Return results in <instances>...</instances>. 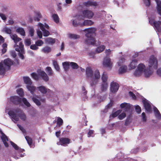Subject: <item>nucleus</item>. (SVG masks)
<instances>
[{
	"label": "nucleus",
	"mask_w": 161,
	"mask_h": 161,
	"mask_svg": "<svg viewBox=\"0 0 161 161\" xmlns=\"http://www.w3.org/2000/svg\"><path fill=\"white\" fill-rule=\"evenodd\" d=\"M8 114L10 116L12 120L15 123L19 120V118L18 116L16 115L14 112L12 111H10Z\"/></svg>",
	"instance_id": "15"
},
{
	"label": "nucleus",
	"mask_w": 161,
	"mask_h": 161,
	"mask_svg": "<svg viewBox=\"0 0 161 161\" xmlns=\"http://www.w3.org/2000/svg\"><path fill=\"white\" fill-rule=\"evenodd\" d=\"M52 18L54 21L56 23H58L59 22V17L57 14H54L52 15Z\"/></svg>",
	"instance_id": "46"
},
{
	"label": "nucleus",
	"mask_w": 161,
	"mask_h": 161,
	"mask_svg": "<svg viewBox=\"0 0 161 161\" xmlns=\"http://www.w3.org/2000/svg\"><path fill=\"white\" fill-rule=\"evenodd\" d=\"M143 73L146 77H148L152 74V72L149 68H146L144 64L141 63L138 65L137 69L134 73V75L138 76H141Z\"/></svg>",
	"instance_id": "4"
},
{
	"label": "nucleus",
	"mask_w": 161,
	"mask_h": 161,
	"mask_svg": "<svg viewBox=\"0 0 161 161\" xmlns=\"http://www.w3.org/2000/svg\"><path fill=\"white\" fill-rule=\"evenodd\" d=\"M103 64L104 67L111 68L112 66L113 62L109 57L106 56L103 58Z\"/></svg>",
	"instance_id": "9"
},
{
	"label": "nucleus",
	"mask_w": 161,
	"mask_h": 161,
	"mask_svg": "<svg viewBox=\"0 0 161 161\" xmlns=\"http://www.w3.org/2000/svg\"><path fill=\"white\" fill-rule=\"evenodd\" d=\"M16 31L22 36L25 35V32L23 28L19 27L16 29Z\"/></svg>",
	"instance_id": "36"
},
{
	"label": "nucleus",
	"mask_w": 161,
	"mask_h": 161,
	"mask_svg": "<svg viewBox=\"0 0 161 161\" xmlns=\"http://www.w3.org/2000/svg\"><path fill=\"white\" fill-rule=\"evenodd\" d=\"M45 42L46 43L51 45L53 44L55 42V39L51 37H48L45 38Z\"/></svg>",
	"instance_id": "29"
},
{
	"label": "nucleus",
	"mask_w": 161,
	"mask_h": 161,
	"mask_svg": "<svg viewBox=\"0 0 161 161\" xmlns=\"http://www.w3.org/2000/svg\"><path fill=\"white\" fill-rule=\"evenodd\" d=\"M142 102L146 111L150 113L151 112V106L150 102L146 100H143Z\"/></svg>",
	"instance_id": "13"
},
{
	"label": "nucleus",
	"mask_w": 161,
	"mask_h": 161,
	"mask_svg": "<svg viewBox=\"0 0 161 161\" xmlns=\"http://www.w3.org/2000/svg\"><path fill=\"white\" fill-rule=\"evenodd\" d=\"M3 48L2 49V52L3 54L4 53L7 51V45L6 43L3 44Z\"/></svg>",
	"instance_id": "52"
},
{
	"label": "nucleus",
	"mask_w": 161,
	"mask_h": 161,
	"mask_svg": "<svg viewBox=\"0 0 161 161\" xmlns=\"http://www.w3.org/2000/svg\"><path fill=\"white\" fill-rule=\"evenodd\" d=\"M120 66L119 70V74H122L126 72L127 70V67L126 66L124 65Z\"/></svg>",
	"instance_id": "27"
},
{
	"label": "nucleus",
	"mask_w": 161,
	"mask_h": 161,
	"mask_svg": "<svg viewBox=\"0 0 161 161\" xmlns=\"http://www.w3.org/2000/svg\"><path fill=\"white\" fill-rule=\"evenodd\" d=\"M153 108L156 118L158 119H161V114L158 109L155 107H153Z\"/></svg>",
	"instance_id": "31"
},
{
	"label": "nucleus",
	"mask_w": 161,
	"mask_h": 161,
	"mask_svg": "<svg viewBox=\"0 0 161 161\" xmlns=\"http://www.w3.org/2000/svg\"><path fill=\"white\" fill-rule=\"evenodd\" d=\"M39 75L41 76L42 79L45 81H47L49 80V78L46 73L43 71H41L39 73Z\"/></svg>",
	"instance_id": "21"
},
{
	"label": "nucleus",
	"mask_w": 161,
	"mask_h": 161,
	"mask_svg": "<svg viewBox=\"0 0 161 161\" xmlns=\"http://www.w3.org/2000/svg\"><path fill=\"white\" fill-rule=\"evenodd\" d=\"M83 5L87 7H90L96 6L98 5V4L96 2L89 1L83 2Z\"/></svg>",
	"instance_id": "16"
},
{
	"label": "nucleus",
	"mask_w": 161,
	"mask_h": 161,
	"mask_svg": "<svg viewBox=\"0 0 161 161\" xmlns=\"http://www.w3.org/2000/svg\"><path fill=\"white\" fill-rule=\"evenodd\" d=\"M70 65L73 69H77L79 67L78 65L76 63L74 62H72L70 63Z\"/></svg>",
	"instance_id": "47"
},
{
	"label": "nucleus",
	"mask_w": 161,
	"mask_h": 161,
	"mask_svg": "<svg viewBox=\"0 0 161 161\" xmlns=\"http://www.w3.org/2000/svg\"><path fill=\"white\" fill-rule=\"evenodd\" d=\"M0 17L4 22H5L7 19V17L6 15L2 13H0Z\"/></svg>",
	"instance_id": "50"
},
{
	"label": "nucleus",
	"mask_w": 161,
	"mask_h": 161,
	"mask_svg": "<svg viewBox=\"0 0 161 161\" xmlns=\"http://www.w3.org/2000/svg\"><path fill=\"white\" fill-rule=\"evenodd\" d=\"M149 22L151 25L153 26L157 32H160L161 31V21H156L153 19H149Z\"/></svg>",
	"instance_id": "7"
},
{
	"label": "nucleus",
	"mask_w": 161,
	"mask_h": 161,
	"mask_svg": "<svg viewBox=\"0 0 161 161\" xmlns=\"http://www.w3.org/2000/svg\"><path fill=\"white\" fill-rule=\"evenodd\" d=\"M53 65L55 69L57 71H59L60 69V68L57 62L56 61L53 62Z\"/></svg>",
	"instance_id": "48"
},
{
	"label": "nucleus",
	"mask_w": 161,
	"mask_h": 161,
	"mask_svg": "<svg viewBox=\"0 0 161 161\" xmlns=\"http://www.w3.org/2000/svg\"><path fill=\"white\" fill-rule=\"evenodd\" d=\"M110 91L113 93H115L119 89V84L115 82H112L110 84Z\"/></svg>",
	"instance_id": "12"
},
{
	"label": "nucleus",
	"mask_w": 161,
	"mask_h": 161,
	"mask_svg": "<svg viewBox=\"0 0 161 161\" xmlns=\"http://www.w3.org/2000/svg\"><path fill=\"white\" fill-rule=\"evenodd\" d=\"M135 109L136 112L138 113L139 114L141 113V109L140 107L138 105H137L135 107Z\"/></svg>",
	"instance_id": "62"
},
{
	"label": "nucleus",
	"mask_w": 161,
	"mask_h": 161,
	"mask_svg": "<svg viewBox=\"0 0 161 161\" xmlns=\"http://www.w3.org/2000/svg\"><path fill=\"white\" fill-rule=\"evenodd\" d=\"M4 64L0 63V75H2L4 74L7 67L8 68L13 64V62L9 58H7L4 60Z\"/></svg>",
	"instance_id": "5"
},
{
	"label": "nucleus",
	"mask_w": 161,
	"mask_h": 161,
	"mask_svg": "<svg viewBox=\"0 0 161 161\" xmlns=\"http://www.w3.org/2000/svg\"><path fill=\"white\" fill-rule=\"evenodd\" d=\"M18 94L20 96L22 97L24 95V92L22 89L19 88L17 90Z\"/></svg>",
	"instance_id": "49"
},
{
	"label": "nucleus",
	"mask_w": 161,
	"mask_h": 161,
	"mask_svg": "<svg viewBox=\"0 0 161 161\" xmlns=\"http://www.w3.org/2000/svg\"><path fill=\"white\" fill-rule=\"evenodd\" d=\"M10 36L15 43L14 46L15 50L19 52V57L22 59H23L24 57L23 54L25 53L24 45L21 42H19V45H17L18 42L20 41L21 40V39L18 37L15 34H11Z\"/></svg>",
	"instance_id": "3"
},
{
	"label": "nucleus",
	"mask_w": 161,
	"mask_h": 161,
	"mask_svg": "<svg viewBox=\"0 0 161 161\" xmlns=\"http://www.w3.org/2000/svg\"><path fill=\"white\" fill-rule=\"evenodd\" d=\"M10 100L11 101L15 104H19L21 101V99L17 96L11 97Z\"/></svg>",
	"instance_id": "18"
},
{
	"label": "nucleus",
	"mask_w": 161,
	"mask_h": 161,
	"mask_svg": "<svg viewBox=\"0 0 161 161\" xmlns=\"http://www.w3.org/2000/svg\"><path fill=\"white\" fill-rule=\"evenodd\" d=\"M126 114L124 113H122L118 117L119 119L120 120H122L126 117Z\"/></svg>",
	"instance_id": "56"
},
{
	"label": "nucleus",
	"mask_w": 161,
	"mask_h": 161,
	"mask_svg": "<svg viewBox=\"0 0 161 161\" xmlns=\"http://www.w3.org/2000/svg\"><path fill=\"white\" fill-rule=\"evenodd\" d=\"M41 17L40 14L39 12H36L35 16L34 18V20L36 21H39Z\"/></svg>",
	"instance_id": "45"
},
{
	"label": "nucleus",
	"mask_w": 161,
	"mask_h": 161,
	"mask_svg": "<svg viewBox=\"0 0 161 161\" xmlns=\"http://www.w3.org/2000/svg\"><path fill=\"white\" fill-rule=\"evenodd\" d=\"M16 113L19 114L20 118L22 120H25L26 119V116L25 113L20 109H18L15 110Z\"/></svg>",
	"instance_id": "17"
},
{
	"label": "nucleus",
	"mask_w": 161,
	"mask_h": 161,
	"mask_svg": "<svg viewBox=\"0 0 161 161\" xmlns=\"http://www.w3.org/2000/svg\"><path fill=\"white\" fill-rule=\"evenodd\" d=\"M94 130H89L88 133V137L94 136Z\"/></svg>",
	"instance_id": "59"
},
{
	"label": "nucleus",
	"mask_w": 161,
	"mask_h": 161,
	"mask_svg": "<svg viewBox=\"0 0 161 161\" xmlns=\"http://www.w3.org/2000/svg\"><path fill=\"white\" fill-rule=\"evenodd\" d=\"M37 88L43 94L46 93L47 92H51V91L49 89H47L45 86H41L37 87Z\"/></svg>",
	"instance_id": "20"
},
{
	"label": "nucleus",
	"mask_w": 161,
	"mask_h": 161,
	"mask_svg": "<svg viewBox=\"0 0 161 161\" xmlns=\"http://www.w3.org/2000/svg\"><path fill=\"white\" fill-rule=\"evenodd\" d=\"M120 107L122 108H124L125 111H128L130 108L131 106L129 104L126 103H121L120 105Z\"/></svg>",
	"instance_id": "23"
},
{
	"label": "nucleus",
	"mask_w": 161,
	"mask_h": 161,
	"mask_svg": "<svg viewBox=\"0 0 161 161\" xmlns=\"http://www.w3.org/2000/svg\"><path fill=\"white\" fill-rule=\"evenodd\" d=\"M31 76L33 78L36 80H37L38 79V76L37 74L35 73H33L31 74Z\"/></svg>",
	"instance_id": "57"
},
{
	"label": "nucleus",
	"mask_w": 161,
	"mask_h": 161,
	"mask_svg": "<svg viewBox=\"0 0 161 161\" xmlns=\"http://www.w3.org/2000/svg\"><path fill=\"white\" fill-rule=\"evenodd\" d=\"M86 75L87 78L90 80V83L91 86L95 87L98 84L100 77L99 71L96 70L94 73L90 67H87L86 69Z\"/></svg>",
	"instance_id": "1"
},
{
	"label": "nucleus",
	"mask_w": 161,
	"mask_h": 161,
	"mask_svg": "<svg viewBox=\"0 0 161 161\" xmlns=\"http://www.w3.org/2000/svg\"><path fill=\"white\" fill-rule=\"evenodd\" d=\"M157 4V10L158 14L161 16V1L159 0H155Z\"/></svg>",
	"instance_id": "24"
},
{
	"label": "nucleus",
	"mask_w": 161,
	"mask_h": 161,
	"mask_svg": "<svg viewBox=\"0 0 161 161\" xmlns=\"http://www.w3.org/2000/svg\"><path fill=\"white\" fill-rule=\"evenodd\" d=\"M94 23L91 20H86L81 23V26H90Z\"/></svg>",
	"instance_id": "26"
},
{
	"label": "nucleus",
	"mask_w": 161,
	"mask_h": 161,
	"mask_svg": "<svg viewBox=\"0 0 161 161\" xmlns=\"http://www.w3.org/2000/svg\"><path fill=\"white\" fill-rule=\"evenodd\" d=\"M34 29L32 27H30L29 30V33L30 35L31 36H32L34 35Z\"/></svg>",
	"instance_id": "58"
},
{
	"label": "nucleus",
	"mask_w": 161,
	"mask_h": 161,
	"mask_svg": "<svg viewBox=\"0 0 161 161\" xmlns=\"http://www.w3.org/2000/svg\"><path fill=\"white\" fill-rule=\"evenodd\" d=\"M37 26L38 27H39L40 29L42 31L44 36H47L49 35L50 33L49 31L46 30L45 29V28L47 29H49V26L47 25L45 23L44 24H43L41 23H39L37 25Z\"/></svg>",
	"instance_id": "8"
},
{
	"label": "nucleus",
	"mask_w": 161,
	"mask_h": 161,
	"mask_svg": "<svg viewBox=\"0 0 161 161\" xmlns=\"http://www.w3.org/2000/svg\"><path fill=\"white\" fill-rule=\"evenodd\" d=\"M26 87L28 90L30 91L32 94H33L34 93L36 89V87L35 86H33L32 85V84L29 85H27Z\"/></svg>",
	"instance_id": "30"
},
{
	"label": "nucleus",
	"mask_w": 161,
	"mask_h": 161,
	"mask_svg": "<svg viewBox=\"0 0 161 161\" xmlns=\"http://www.w3.org/2000/svg\"><path fill=\"white\" fill-rule=\"evenodd\" d=\"M17 126L19 128L20 130H21L23 133L25 134L24 136L26 134V130L22 126L19 124H17Z\"/></svg>",
	"instance_id": "54"
},
{
	"label": "nucleus",
	"mask_w": 161,
	"mask_h": 161,
	"mask_svg": "<svg viewBox=\"0 0 161 161\" xmlns=\"http://www.w3.org/2000/svg\"><path fill=\"white\" fill-rule=\"evenodd\" d=\"M25 138L27 141V142L31 147H33L32 145V140L31 137L28 136H26Z\"/></svg>",
	"instance_id": "38"
},
{
	"label": "nucleus",
	"mask_w": 161,
	"mask_h": 161,
	"mask_svg": "<svg viewBox=\"0 0 161 161\" xmlns=\"http://www.w3.org/2000/svg\"><path fill=\"white\" fill-rule=\"evenodd\" d=\"M45 70L49 76L53 75L54 74L53 72L50 67H47L46 68Z\"/></svg>",
	"instance_id": "34"
},
{
	"label": "nucleus",
	"mask_w": 161,
	"mask_h": 161,
	"mask_svg": "<svg viewBox=\"0 0 161 161\" xmlns=\"http://www.w3.org/2000/svg\"><path fill=\"white\" fill-rule=\"evenodd\" d=\"M11 145L16 150H18L19 152H22L24 151L23 149L19 148L18 146L12 141H10Z\"/></svg>",
	"instance_id": "33"
},
{
	"label": "nucleus",
	"mask_w": 161,
	"mask_h": 161,
	"mask_svg": "<svg viewBox=\"0 0 161 161\" xmlns=\"http://www.w3.org/2000/svg\"><path fill=\"white\" fill-rule=\"evenodd\" d=\"M137 60L136 59H132L129 65V68L130 69H133L135 68L137 65Z\"/></svg>",
	"instance_id": "22"
},
{
	"label": "nucleus",
	"mask_w": 161,
	"mask_h": 161,
	"mask_svg": "<svg viewBox=\"0 0 161 161\" xmlns=\"http://www.w3.org/2000/svg\"><path fill=\"white\" fill-rule=\"evenodd\" d=\"M70 139L68 138H61L59 139V141L57 143V144L58 145H60L66 146L70 143Z\"/></svg>",
	"instance_id": "11"
},
{
	"label": "nucleus",
	"mask_w": 161,
	"mask_h": 161,
	"mask_svg": "<svg viewBox=\"0 0 161 161\" xmlns=\"http://www.w3.org/2000/svg\"><path fill=\"white\" fill-rule=\"evenodd\" d=\"M70 63L68 62H65L62 63L64 69L65 71H66L69 69Z\"/></svg>",
	"instance_id": "42"
},
{
	"label": "nucleus",
	"mask_w": 161,
	"mask_h": 161,
	"mask_svg": "<svg viewBox=\"0 0 161 161\" xmlns=\"http://www.w3.org/2000/svg\"><path fill=\"white\" fill-rule=\"evenodd\" d=\"M32 100L33 102L37 105L39 106L41 105V103L39 100L35 97H33Z\"/></svg>",
	"instance_id": "53"
},
{
	"label": "nucleus",
	"mask_w": 161,
	"mask_h": 161,
	"mask_svg": "<svg viewBox=\"0 0 161 161\" xmlns=\"http://www.w3.org/2000/svg\"><path fill=\"white\" fill-rule=\"evenodd\" d=\"M105 48V46L104 45H101L98 47L95 50L96 53H99L102 52Z\"/></svg>",
	"instance_id": "32"
},
{
	"label": "nucleus",
	"mask_w": 161,
	"mask_h": 161,
	"mask_svg": "<svg viewBox=\"0 0 161 161\" xmlns=\"http://www.w3.org/2000/svg\"><path fill=\"white\" fill-rule=\"evenodd\" d=\"M125 62V59L123 57L120 58L117 62V64L119 66H121L124 65Z\"/></svg>",
	"instance_id": "39"
},
{
	"label": "nucleus",
	"mask_w": 161,
	"mask_h": 161,
	"mask_svg": "<svg viewBox=\"0 0 161 161\" xmlns=\"http://www.w3.org/2000/svg\"><path fill=\"white\" fill-rule=\"evenodd\" d=\"M63 123V119L61 118L58 117L57 121V123L58 126V127L62 125Z\"/></svg>",
	"instance_id": "44"
},
{
	"label": "nucleus",
	"mask_w": 161,
	"mask_h": 161,
	"mask_svg": "<svg viewBox=\"0 0 161 161\" xmlns=\"http://www.w3.org/2000/svg\"><path fill=\"white\" fill-rule=\"evenodd\" d=\"M37 36H38L39 38L41 39L42 37V34L41 31L39 30V29H37Z\"/></svg>",
	"instance_id": "60"
},
{
	"label": "nucleus",
	"mask_w": 161,
	"mask_h": 161,
	"mask_svg": "<svg viewBox=\"0 0 161 161\" xmlns=\"http://www.w3.org/2000/svg\"><path fill=\"white\" fill-rule=\"evenodd\" d=\"M80 16H77L75 17V19H73L72 21V24L74 26H76L78 25H81V23L80 21Z\"/></svg>",
	"instance_id": "19"
},
{
	"label": "nucleus",
	"mask_w": 161,
	"mask_h": 161,
	"mask_svg": "<svg viewBox=\"0 0 161 161\" xmlns=\"http://www.w3.org/2000/svg\"><path fill=\"white\" fill-rule=\"evenodd\" d=\"M31 44L30 39H26L25 40V44L26 45L29 46Z\"/></svg>",
	"instance_id": "63"
},
{
	"label": "nucleus",
	"mask_w": 161,
	"mask_h": 161,
	"mask_svg": "<svg viewBox=\"0 0 161 161\" xmlns=\"http://www.w3.org/2000/svg\"><path fill=\"white\" fill-rule=\"evenodd\" d=\"M146 7L149 6L150 5V0H143Z\"/></svg>",
	"instance_id": "64"
},
{
	"label": "nucleus",
	"mask_w": 161,
	"mask_h": 161,
	"mask_svg": "<svg viewBox=\"0 0 161 161\" xmlns=\"http://www.w3.org/2000/svg\"><path fill=\"white\" fill-rule=\"evenodd\" d=\"M22 101L24 104L27 107H29L30 106L31 104L26 98H23Z\"/></svg>",
	"instance_id": "51"
},
{
	"label": "nucleus",
	"mask_w": 161,
	"mask_h": 161,
	"mask_svg": "<svg viewBox=\"0 0 161 161\" xmlns=\"http://www.w3.org/2000/svg\"><path fill=\"white\" fill-rule=\"evenodd\" d=\"M24 80L25 83L27 85H29L32 84V82L31 79L28 77H24Z\"/></svg>",
	"instance_id": "37"
},
{
	"label": "nucleus",
	"mask_w": 161,
	"mask_h": 161,
	"mask_svg": "<svg viewBox=\"0 0 161 161\" xmlns=\"http://www.w3.org/2000/svg\"><path fill=\"white\" fill-rule=\"evenodd\" d=\"M108 78L107 74L105 72H103V74L102 79V82H107V81Z\"/></svg>",
	"instance_id": "43"
},
{
	"label": "nucleus",
	"mask_w": 161,
	"mask_h": 161,
	"mask_svg": "<svg viewBox=\"0 0 161 161\" xmlns=\"http://www.w3.org/2000/svg\"><path fill=\"white\" fill-rule=\"evenodd\" d=\"M158 62L157 58L153 55L151 56L148 60V65L149 67H153L154 69L157 68Z\"/></svg>",
	"instance_id": "6"
},
{
	"label": "nucleus",
	"mask_w": 161,
	"mask_h": 161,
	"mask_svg": "<svg viewBox=\"0 0 161 161\" xmlns=\"http://www.w3.org/2000/svg\"><path fill=\"white\" fill-rule=\"evenodd\" d=\"M51 51V47L48 46H46L42 49V51L45 53H48Z\"/></svg>",
	"instance_id": "40"
},
{
	"label": "nucleus",
	"mask_w": 161,
	"mask_h": 161,
	"mask_svg": "<svg viewBox=\"0 0 161 161\" xmlns=\"http://www.w3.org/2000/svg\"><path fill=\"white\" fill-rule=\"evenodd\" d=\"M0 133L1 135H0L1 139L3 142L5 146L6 147H8V144L7 142L8 141V138L6 135L4 134L1 130H0Z\"/></svg>",
	"instance_id": "14"
},
{
	"label": "nucleus",
	"mask_w": 161,
	"mask_h": 161,
	"mask_svg": "<svg viewBox=\"0 0 161 161\" xmlns=\"http://www.w3.org/2000/svg\"><path fill=\"white\" fill-rule=\"evenodd\" d=\"M94 15L93 12L91 10L86 9L82 11V16L84 18L91 19Z\"/></svg>",
	"instance_id": "10"
},
{
	"label": "nucleus",
	"mask_w": 161,
	"mask_h": 161,
	"mask_svg": "<svg viewBox=\"0 0 161 161\" xmlns=\"http://www.w3.org/2000/svg\"><path fill=\"white\" fill-rule=\"evenodd\" d=\"M96 28L94 27H91L84 30L86 37L85 41L86 44L89 45H93L95 44L96 41L94 36L96 35Z\"/></svg>",
	"instance_id": "2"
},
{
	"label": "nucleus",
	"mask_w": 161,
	"mask_h": 161,
	"mask_svg": "<svg viewBox=\"0 0 161 161\" xmlns=\"http://www.w3.org/2000/svg\"><path fill=\"white\" fill-rule=\"evenodd\" d=\"M43 43V42L41 40H39L36 42V44L37 46H42Z\"/></svg>",
	"instance_id": "55"
},
{
	"label": "nucleus",
	"mask_w": 161,
	"mask_h": 161,
	"mask_svg": "<svg viewBox=\"0 0 161 161\" xmlns=\"http://www.w3.org/2000/svg\"><path fill=\"white\" fill-rule=\"evenodd\" d=\"M108 85L107 82H102L100 86V90L102 92L106 91L108 89Z\"/></svg>",
	"instance_id": "25"
},
{
	"label": "nucleus",
	"mask_w": 161,
	"mask_h": 161,
	"mask_svg": "<svg viewBox=\"0 0 161 161\" xmlns=\"http://www.w3.org/2000/svg\"><path fill=\"white\" fill-rule=\"evenodd\" d=\"M68 37L73 39H76L79 38L80 36L79 35L72 33H68L67 34Z\"/></svg>",
	"instance_id": "28"
},
{
	"label": "nucleus",
	"mask_w": 161,
	"mask_h": 161,
	"mask_svg": "<svg viewBox=\"0 0 161 161\" xmlns=\"http://www.w3.org/2000/svg\"><path fill=\"white\" fill-rule=\"evenodd\" d=\"M121 112V110H119L116 112L113 113L110 116V119H111L115 117L118 115Z\"/></svg>",
	"instance_id": "41"
},
{
	"label": "nucleus",
	"mask_w": 161,
	"mask_h": 161,
	"mask_svg": "<svg viewBox=\"0 0 161 161\" xmlns=\"http://www.w3.org/2000/svg\"><path fill=\"white\" fill-rule=\"evenodd\" d=\"M2 31L3 32H4L6 33L9 34H11L12 32L11 29L6 26L4 27L3 28Z\"/></svg>",
	"instance_id": "35"
},
{
	"label": "nucleus",
	"mask_w": 161,
	"mask_h": 161,
	"mask_svg": "<svg viewBox=\"0 0 161 161\" xmlns=\"http://www.w3.org/2000/svg\"><path fill=\"white\" fill-rule=\"evenodd\" d=\"M30 48L33 50H36L38 48V47L36 44H33L31 46Z\"/></svg>",
	"instance_id": "61"
}]
</instances>
